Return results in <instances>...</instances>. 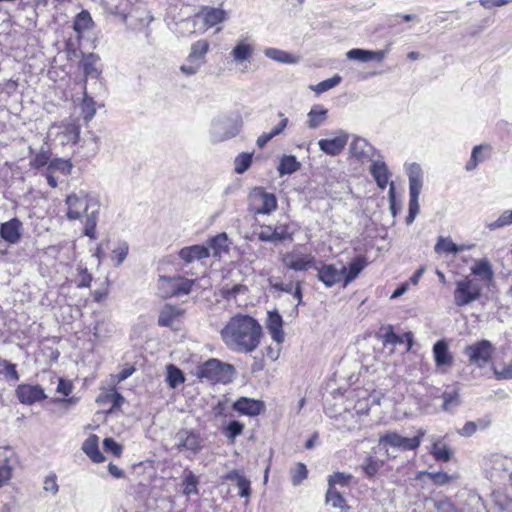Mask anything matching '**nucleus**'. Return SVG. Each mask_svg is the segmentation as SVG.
Wrapping results in <instances>:
<instances>
[{"label":"nucleus","instance_id":"nucleus-32","mask_svg":"<svg viewBox=\"0 0 512 512\" xmlns=\"http://www.w3.org/2000/svg\"><path fill=\"white\" fill-rule=\"evenodd\" d=\"M93 24L90 13L87 10H82L75 16L73 29L79 36H81L85 31L92 29Z\"/></svg>","mask_w":512,"mask_h":512},{"label":"nucleus","instance_id":"nucleus-29","mask_svg":"<svg viewBox=\"0 0 512 512\" xmlns=\"http://www.w3.org/2000/svg\"><path fill=\"white\" fill-rule=\"evenodd\" d=\"M382 341L384 344L397 345L407 341V350H410L413 344L412 333L408 332L402 336L397 335L392 326H388L382 335Z\"/></svg>","mask_w":512,"mask_h":512},{"label":"nucleus","instance_id":"nucleus-59","mask_svg":"<svg viewBox=\"0 0 512 512\" xmlns=\"http://www.w3.org/2000/svg\"><path fill=\"white\" fill-rule=\"evenodd\" d=\"M49 154L46 151L38 153L35 158L31 161V166L35 169H40L45 165H49Z\"/></svg>","mask_w":512,"mask_h":512},{"label":"nucleus","instance_id":"nucleus-26","mask_svg":"<svg viewBox=\"0 0 512 512\" xmlns=\"http://www.w3.org/2000/svg\"><path fill=\"white\" fill-rule=\"evenodd\" d=\"M367 266V260L364 256H357L346 267L343 277V286L346 287L350 282L358 277L361 271Z\"/></svg>","mask_w":512,"mask_h":512},{"label":"nucleus","instance_id":"nucleus-43","mask_svg":"<svg viewBox=\"0 0 512 512\" xmlns=\"http://www.w3.org/2000/svg\"><path fill=\"white\" fill-rule=\"evenodd\" d=\"M382 461L372 456H367L361 464V469L368 478H373L382 467Z\"/></svg>","mask_w":512,"mask_h":512},{"label":"nucleus","instance_id":"nucleus-35","mask_svg":"<svg viewBox=\"0 0 512 512\" xmlns=\"http://www.w3.org/2000/svg\"><path fill=\"white\" fill-rule=\"evenodd\" d=\"M213 250V256L219 257L223 252L228 251V237L226 233H220L208 240V249Z\"/></svg>","mask_w":512,"mask_h":512},{"label":"nucleus","instance_id":"nucleus-58","mask_svg":"<svg viewBox=\"0 0 512 512\" xmlns=\"http://www.w3.org/2000/svg\"><path fill=\"white\" fill-rule=\"evenodd\" d=\"M103 448L105 452H110L117 457H119L122 454L123 450L122 446L112 438H105L103 440Z\"/></svg>","mask_w":512,"mask_h":512},{"label":"nucleus","instance_id":"nucleus-6","mask_svg":"<svg viewBox=\"0 0 512 512\" xmlns=\"http://www.w3.org/2000/svg\"><path fill=\"white\" fill-rule=\"evenodd\" d=\"M481 290V285L476 279L466 277L457 281L454 290L455 305L462 307L476 301L481 295Z\"/></svg>","mask_w":512,"mask_h":512},{"label":"nucleus","instance_id":"nucleus-37","mask_svg":"<svg viewBox=\"0 0 512 512\" xmlns=\"http://www.w3.org/2000/svg\"><path fill=\"white\" fill-rule=\"evenodd\" d=\"M468 248L469 247L466 246H458L451 239L444 237H439L435 245V251L437 253L445 252L447 254H457L458 252Z\"/></svg>","mask_w":512,"mask_h":512},{"label":"nucleus","instance_id":"nucleus-40","mask_svg":"<svg viewBox=\"0 0 512 512\" xmlns=\"http://www.w3.org/2000/svg\"><path fill=\"white\" fill-rule=\"evenodd\" d=\"M474 275L479 276L483 280H491L493 277V271L490 262L487 259L479 260L471 268Z\"/></svg>","mask_w":512,"mask_h":512},{"label":"nucleus","instance_id":"nucleus-45","mask_svg":"<svg viewBox=\"0 0 512 512\" xmlns=\"http://www.w3.org/2000/svg\"><path fill=\"white\" fill-rule=\"evenodd\" d=\"M512 225V209L505 210L501 213V215L495 220L486 223V227L490 231H494L506 226Z\"/></svg>","mask_w":512,"mask_h":512},{"label":"nucleus","instance_id":"nucleus-56","mask_svg":"<svg viewBox=\"0 0 512 512\" xmlns=\"http://www.w3.org/2000/svg\"><path fill=\"white\" fill-rule=\"evenodd\" d=\"M307 469L303 463H297L291 470V480L294 486L299 485L307 477Z\"/></svg>","mask_w":512,"mask_h":512},{"label":"nucleus","instance_id":"nucleus-21","mask_svg":"<svg viewBox=\"0 0 512 512\" xmlns=\"http://www.w3.org/2000/svg\"><path fill=\"white\" fill-rule=\"evenodd\" d=\"M266 326L275 342L280 344L284 341L283 319L277 311L268 312Z\"/></svg>","mask_w":512,"mask_h":512},{"label":"nucleus","instance_id":"nucleus-38","mask_svg":"<svg viewBox=\"0 0 512 512\" xmlns=\"http://www.w3.org/2000/svg\"><path fill=\"white\" fill-rule=\"evenodd\" d=\"M326 503L345 512L349 510V506L341 493L331 487L326 492Z\"/></svg>","mask_w":512,"mask_h":512},{"label":"nucleus","instance_id":"nucleus-22","mask_svg":"<svg viewBox=\"0 0 512 512\" xmlns=\"http://www.w3.org/2000/svg\"><path fill=\"white\" fill-rule=\"evenodd\" d=\"M263 407V402L246 397L238 399L233 404L234 410L248 416L259 415L263 410Z\"/></svg>","mask_w":512,"mask_h":512},{"label":"nucleus","instance_id":"nucleus-19","mask_svg":"<svg viewBox=\"0 0 512 512\" xmlns=\"http://www.w3.org/2000/svg\"><path fill=\"white\" fill-rule=\"evenodd\" d=\"M195 16L202 19L207 28H211L224 22L227 14L223 9L203 6Z\"/></svg>","mask_w":512,"mask_h":512},{"label":"nucleus","instance_id":"nucleus-57","mask_svg":"<svg viewBox=\"0 0 512 512\" xmlns=\"http://www.w3.org/2000/svg\"><path fill=\"white\" fill-rule=\"evenodd\" d=\"M257 237L262 242H272L277 243L280 242L279 238L272 226H264L262 230L257 233Z\"/></svg>","mask_w":512,"mask_h":512},{"label":"nucleus","instance_id":"nucleus-39","mask_svg":"<svg viewBox=\"0 0 512 512\" xmlns=\"http://www.w3.org/2000/svg\"><path fill=\"white\" fill-rule=\"evenodd\" d=\"M300 168V163L293 155H285L281 158L278 171L280 175L292 174Z\"/></svg>","mask_w":512,"mask_h":512},{"label":"nucleus","instance_id":"nucleus-5","mask_svg":"<svg viewBox=\"0 0 512 512\" xmlns=\"http://www.w3.org/2000/svg\"><path fill=\"white\" fill-rule=\"evenodd\" d=\"M241 128V121L228 116H220L212 121L210 138L213 143L235 137Z\"/></svg>","mask_w":512,"mask_h":512},{"label":"nucleus","instance_id":"nucleus-28","mask_svg":"<svg viewBox=\"0 0 512 512\" xmlns=\"http://www.w3.org/2000/svg\"><path fill=\"white\" fill-rule=\"evenodd\" d=\"M370 173L374 177L379 188L384 189L389 181L388 167L384 161L378 159L372 162Z\"/></svg>","mask_w":512,"mask_h":512},{"label":"nucleus","instance_id":"nucleus-63","mask_svg":"<svg viewBox=\"0 0 512 512\" xmlns=\"http://www.w3.org/2000/svg\"><path fill=\"white\" fill-rule=\"evenodd\" d=\"M12 476V467L5 461L4 464L0 465V487L5 485Z\"/></svg>","mask_w":512,"mask_h":512},{"label":"nucleus","instance_id":"nucleus-36","mask_svg":"<svg viewBox=\"0 0 512 512\" xmlns=\"http://www.w3.org/2000/svg\"><path fill=\"white\" fill-rule=\"evenodd\" d=\"M209 49V43L206 40H198L191 46V51L187 57L188 62H199L204 58Z\"/></svg>","mask_w":512,"mask_h":512},{"label":"nucleus","instance_id":"nucleus-3","mask_svg":"<svg viewBox=\"0 0 512 512\" xmlns=\"http://www.w3.org/2000/svg\"><path fill=\"white\" fill-rule=\"evenodd\" d=\"M409 178V209L406 216V224L410 225L414 222L419 213V195L423 186V172L419 164L412 163L407 169Z\"/></svg>","mask_w":512,"mask_h":512},{"label":"nucleus","instance_id":"nucleus-50","mask_svg":"<svg viewBox=\"0 0 512 512\" xmlns=\"http://www.w3.org/2000/svg\"><path fill=\"white\" fill-rule=\"evenodd\" d=\"M421 474L426 475L435 485L443 486L448 483H450L453 479H455V476L448 475L445 472L439 471V472H428L424 471L421 472Z\"/></svg>","mask_w":512,"mask_h":512},{"label":"nucleus","instance_id":"nucleus-46","mask_svg":"<svg viewBox=\"0 0 512 512\" xmlns=\"http://www.w3.org/2000/svg\"><path fill=\"white\" fill-rule=\"evenodd\" d=\"M253 153H240L234 159V171L237 174L246 172L252 164Z\"/></svg>","mask_w":512,"mask_h":512},{"label":"nucleus","instance_id":"nucleus-15","mask_svg":"<svg viewBox=\"0 0 512 512\" xmlns=\"http://www.w3.org/2000/svg\"><path fill=\"white\" fill-rule=\"evenodd\" d=\"M349 139L348 133L340 130L339 134L332 139H320L318 146L321 151L330 156L339 155L345 148Z\"/></svg>","mask_w":512,"mask_h":512},{"label":"nucleus","instance_id":"nucleus-14","mask_svg":"<svg viewBox=\"0 0 512 512\" xmlns=\"http://www.w3.org/2000/svg\"><path fill=\"white\" fill-rule=\"evenodd\" d=\"M318 280L321 281L326 287H332L335 284L340 283L343 280L346 272V266L341 265L337 268L334 264H325L320 268H317Z\"/></svg>","mask_w":512,"mask_h":512},{"label":"nucleus","instance_id":"nucleus-13","mask_svg":"<svg viewBox=\"0 0 512 512\" xmlns=\"http://www.w3.org/2000/svg\"><path fill=\"white\" fill-rule=\"evenodd\" d=\"M256 214H270L277 208V200L274 194L265 192L262 188H256L252 195Z\"/></svg>","mask_w":512,"mask_h":512},{"label":"nucleus","instance_id":"nucleus-30","mask_svg":"<svg viewBox=\"0 0 512 512\" xmlns=\"http://www.w3.org/2000/svg\"><path fill=\"white\" fill-rule=\"evenodd\" d=\"M264 55L271 60L283 64H296L299 62V56L293 55L278 48H266L264 50Z\"/></svg>","mask_w":512,"mask_h":512},{"label":"nucleus","instance_id":"nucleus-8","mask_svg":"<svg viewBox=\"0 0 512 512\" xmlns=\"http://www.w3.org/2000/svg\"><path fill=\"white\" fill-rule=\"evenodd\" d=\"M194 280L181 277L160 276L159 290L164 298L187 295L190 293Z\"/></svg>","mask_w":512,"mask_h":512},{"label":"nucleus","instance_id":"nucleus-33","mask_svg":"<svg viewBox=\"0 0 512 512\" xmlns=\"http://www.w3.org/2000/svg\"><path fill=\"white\" fill-rule=\"evenodd\" d=\"M328 110L322 106H314L307 114V125L310 129H316L321 126L327 118Z\"/></svg>","mask_w":512,"mask_h":512},{"label":"nucleus","instance_id":"nucleus-34","mask_svg":"<svg viewBox=\"0 0 512 512\" xmlns=\"http://www.w3.org/2000/svg\"><path fill=\"white\" fill-rule=\"evenodd\" d=\"M182 314V311L171 305H166L159 314L158 324L162 327H171L174 320Z\"/></svg>","mask_w":512,"mask_h":512},{"label":"nucleus","instance_id":"nucleus-18","mask_svg":"<svg viewBox=\"0 0 512 512\" xmlns=\"http://www.w3.org/2000/svg\"><path fill=\"white\" fill-rule=\"evenodd\" d=\"M255 52V47L247 38L239 39L230 52L233 62L242 64L250 62Z\"/></svg>","mask_w":512,"mask_h":512},{"label":"nucleus","instance_id":"nucleus-47","mask_svg":"<svg viewBox=\"0 0 512 512\" xmlns=\"http://www.w3.org/2000/svg\"><path fill=\"white\" fill-rule=\"evenodd\" d=\"M341 80V76L334 75L333 77L323 80L316 85H311L310 89L316 94H321L339 85Z\"/></svg>","mask_w":512,"mask_h":512},{"label":"nucleus","instance_id":"nucleus-12","mask_svg":"<svg viewBox=\"0 0 512 512\" xmlns=\"http://www.w3.org/2000/svg\"><path fill=\"white\" fill-rule=\"evenodd\" d=\"M15 393L19 402L24 405H32L47 398L40 385L20 384Z\"/></svg>","mask_w":512,"mask_h":512},{"label":"nucleus","instance_id":"nucleus-41","mask_svg":"<svg viewBox=\"0 0 512 512\" xmlns=\"http://www.w3.org/2000/svg\"><path fill=\"white\" fill-rule=\"evenodd\" d=\"M129 251V245L126 241L117 243L111 253V260L115 267H119L126 259Z\"/></svg>","mask_w":512,"mask_h":512},{"label":"nucleus","instance_id":"nucleus-48","mask_svg":"<svg viewBox=\"0 0 512 512\" xmlns=\"http://www.w3.org/2000/svg\"><path fill=\"white\" fill-rule=\"evenodd\" d=\"M72 169V163L69 160L56 158L50 161L48 165V172L59 171L64 175L70 174Z\"/></svg>","mask_w":512,"mask_h":512},{"label":"nucleus","instance_id":"nucleus-10","mask_svg":"<svg viewBox=\"0 0 512 512\" xmlns=\"http://www.w3.org/2000/svg\"><path fill=\"white\" fill-rule=\"evenodd\" d=\"M48 136L59 141L61 145L75 144L79 140L80 126L71 121L53 124L49 129Z\"/></svg>","mask_w":512,"mask_h":512},{"label":"nucleus","instance_id":"nucleus-49","mask_svg":"<svg viewBox=\"0 0 512 512\" xmlns=\"http://www.w3.org/2000/svg\"><path fill=\"white\" fill-rule=\"evenodd\" d=\"M84 97H83V102H82V111L84 113V119L86 121H90L95 113H96V109H95V102L93 100L92 97H90L86 91V86H84Z\"/></svg>","mask_w":512,"mask_h":512},{"label":"nucleus","instance_id":"nucleus-53","mask_svg":"<svg viewBox=\"0 0 512 512\" xmlns=\"http://www.w3.org/2000/svg\"><path fill=\"white\" fill-rule=\"evenodd\" d=\"M346 56L350 60H356L360 62L371 61V50H364L360 48H354L346 53Z\"/></svg>","mask_w":512,"mask_h":512},{"label":"nucleus","instance_id":"nucleus-27","mask_svg":"<svg viewBox=\"0 0 512 512\" xmlns=\"http://www.w3.org/2000/svg\"><path fill=\"white\" fill-rule=\"evenodd\" d=\"M98 442V436L91 434L82 445V450L84 453L95 463H101L105 460V457L99 450Z\"/></svg>","mask_w":512,"mask_h":512},{"label":"nucleus","instance_id":"nucleus-61","mask_svg":"<svg viewBox=\"0 0 512 512\" xmlns=\"http://www.w3.org/2000/svg\"><path fill=\"white\" fill-rule=\"evenodd\" d=\"M238 489H239V496L248 498L251 493V483L250 480L247 479L245 476L239 479L236 483Z\"/></svg>","mask_w":512,"mask_h":512},{"label":"nucleus","instance_id":"nucleus-54","mask_svg":"<svg viewBox=\"0 0 512 512\" xmlns=\"http://www.w3.org/2000/svg\"><path fill=\"white\" fill-rule=\"evenodd\" d=\"M197 484H198L197 477L191 471H188L185 475V479H184V483H183V485H184L183 492L186 495H191V494L197 493Z\"/></svg>","mask_w":512,"mask_h":512},{"label":"nucleus","instance_id":"nucleus-52","mask_svg":"<svg viewBox=\"0 0 512 512\" xmlns=\"http://www.w3.org/2000/svg\"><path fill=\"white\" fill-rule=\"evenodd\" d=\"M244 424L239 421H231L224 429V435L232 442L235 438L243 433Z\"/></svg>","mask_w":512,"mask_h":512},{"label":"nucleus","instance_id":"nucleus-11","mask_svg":"<svg viewBox=\"0 0 512 512\" xmlns=\"http://www.w3.org/2000/svg\"><path fill=\"white\" fill-rule=\"evenodd\" d=\"M379 444L401 450H415L419 447V440L403 437L395 431H390L380 436Z\"/></svg>","mask_w":512,"mask_h":512},{"label":"nucleus","instance_id":"nucleus-16","mask_svg":"<svg viewBox=\"0 0 512 512\" xmlns=\"http://www.w3.org/2000/svg\"><path fill=\"white\" fill-rule=\"evenodd\" d=\"M23 224L18 218L4 222L0 225V236L7 243L17 244L22 237Z\"/></svg>","mask_w":512,"mask_h":512},{"label":"nucleus","instance_id":"nucleus-24","mask_svg":"<svg viewBox=\"0 0 512 512\" xmlns=\"http://www.w3.org/2000/svg\"><path fill=\"white\" fill-rule=\"evenodd\" d=\"M209 255L208 247L203 245H192L179 251V257L186 263L207 258Z\"/></svg>","mask_w":512,"mask_h":512},{"label":"nucleus","instance_id":"nucleus-55","mask_svg":"<svg viewBox=\"0 0 512 512\" xmlns=\"http://www.w3.org/2000/svg\"><path fill=\"white\" fill-rule=\"evenodd\" d=\"M351 479H352V475H350V474H345L342 472H335L334 474L329 476L328 485L331 488H333L335 485L346 486L349 484Z\"/></svg>","mask_w":512,"mask_h":512},{"label":"nucleus","instance_id":"nucleus-42","mask_svg":"<svg viewBox=\"0 0 512 512\" xmlns=\"http://www.w3.org/2000/svg\"><path fill=\"white\" fill-rule=\"evenodd\" d=\"M166 381L171 388H176L180 384L184 383L185 377L183 372L176 366L170 364L167 366Z\"/></svg>","mask_w":512,"mask_h":512},{"label":"nucleus","instance_id":"nucleus-31","mask_svg":"<svg viewBox=\"0 0 512 512\" xmlns=\"http://www.w3.org/2000/svg\"><path fill=\"white\" fill-rule=\"evenodd\" d=\"M433 353L437 366L452 364V357L449 354L448 345L445 341H437L434 344Z\"/></svg>","mask_w":512,"mask_h":512},{"label":"nucleus","instance_id":"nucleus-60","mask_svg":"<svg viewBox=\"0 0 512 512\" xmlns=\"http://www.w3.org/2000/svg\"><path fill=\"white\" fill-rule=\"evenodd\" d=\"M56 479L57 478H56L55 474H51V475L47 476L43 483L44 484L43 489L47 492H51L54 495L57 494L59 487H58Z\"/></svg>","mask_w":512,"mask_h":512},{"label":"nucleus","instance_id":"nucleus-1","mask_svg":"<svg viewBox=\"0 0 512 512\" xmlns=\"http://www.w3.org/2000/svg\"><path fill=\"white\" fill-rule=\"evenodd\" d=\"M220 335L230 350L251 353L260 344L262 327L255 318L236 314L222 328Z\"/></svg>","mask_w":512,"mask_h":512},{"label":"nucleus","instance_id":"nucleus-20","mask_svg":"<svg viewBox=\"0 0 512 512\" xmlns=\"http://www.w3.org/2000/svg\"><path fill=\"white\" fill-rule=\"evenodd\" d=\"M430 454L438 462H448L451 460L454 452L453 449L446 444L441 437H431Z\"/></svg>","mask_w":512,"mask_h":512},{"label":"nucleus","instance_id":"nucleus-44","mask_svg":"<svg viewBox=\"0 0 512 512\" xmlns=\"http://www.w3.org/2000/svg\"><path fill=\"white\" fill-rule=\"evenodd\" d=\"M443 405L442 409L446 412H452L459 406V394L456 390L444 391L442 394Z\"/></svg>","mask_w":512,"mask_h":512},{"label":"nucleus","instance_id":"nucleus-7","mask_svg":"<svg viewBox=\"0 0 512 512\" xmlns=\"http://www.w3.org/2000/svg\"><path fill=\"white\" fill-rule=\"evenodd\" d=\"M494 350L492 343L483 339L466 346L464 354L467 356L470 365L483 368L490 363Z\"/></svg>","mask_w":512,"mask_h":512},{"label":"nucleus","instance_id":"nucleus-25","mask_svg":"<svg viewBox=\"0 0 512 512\" xmlns=\"http://www.w3.org/2000/svg\"><path fill=\"white\" fill-rule=\"evenodd\" d=\"M99 57L96 54L90 53L82 58L80 67L83 70L86 79H97L101 70L98 68Z\"/></svg>","mask_w":512,"mask_h":512},{"label":"nucleus","instance_id":"nucleus-64","mask_svg":"<svg viewBox=\"0 0 512 512\" xmlns=\"http://www.w3.org/2000/svg\"><path fill=\"white\" fill-rule=\"evenodd\" d=\"M494 373L497 379H512V361L501 370L495 368Z\"/></svg>","mask_w":512,"mask_h":512},{"label":"nucleus","instance_id":"nucleus-62","mask_svg":"<svg viewBox=\"0 0 512 512\" xmlns=\"http://www.w3.org/2000/svg\"><path fill=\"white\" fill-rule=\"evenodd\" d=\"M2 372L5 373V376L13 381H18L20 379L19 373L16 370V365L5 361Z\"/></svg>","mask_w":512,"mask_h":512},{"label":"nucleus","instance_id":"nucleus-4","mask_svg":"<svg viewBox=\"0 0 512 512\" xmlns=\"http://www.w3.org/2000/svg\"><path fill=\"white\" fill-rule=\"evenodd\" d=\"M235 369L233 365L211 358L196 368V376L213 382L226 383L231 380Z\"/></svg>","mask_w":512,"mask_h":512},{"label":"nucleus","instance_id":"nucleus-9","mask_svg":"<svg viewBox=\"0 0 512 512\" xmlns=\"http://www.w3.org/2000/svg\"><path fill=\"white\" fill-rule=\"evenodd\" d=\"M282 264L294 271H307L311 268H316V258L307 252L300 249H293L286 252L281 257Z\"/></svg>","mask_w":512,"mask_h":512},{"label":"nucleus","instance_id":"nucleus-2","mask_svg":"<svg viewBox=\"0 0 512 512\" xmlns=\"http://www.w3.org/2000/svg\"><path fill=\"white\" fill-rule=\"evenodd\" d=\"M67 218L69 220H82L84 235L94 239L97 226L100 203L87 192L80 190L66 197Z\"/></svg>","mask_w":512,"mask_h":512},{"label":"nucleus","instance_id":"nucleus-51","mask_svg":"<svg viewBox=\"0 0 512 512\" xmlns=\"http://www.w3.org/2000/svg\"><path fill=\"white\" fill-rule=\"evenodd\" d=\"M488 148H489V146H487V145H478L473 148L471 157L465 166L467 171L474 170L477 167L478 163L482 162L484 160V158L480 156V152L483 149H488Z\"/></svg>","mask_w":512,"mask_h":512},{"label":"nucleus","instance_id":"nucleus-23","mask_svg":"<svg viewBox=\"0 0 512 512\" xmlns=\"http://www.w3.org/2000/svg\"><path fill=\"white\" fill-rule=\"evenodd\" d=\"M350 153L358 159L371 160L375 149L362 137H355L350 144Z\"/></svg>","mask_w":512,"mask_h":512},{"label":"nucleus","instance_id":"nucleus-17","mask_svg":"<svg viewBox=\"0 0 512 512\" xmlns=\"http://www.w3.org/2000/svg\"><path fill=\"white\" fill-rule=\"evenodd\" d=\"M177 441L176 448L178 450H189L197 453L201 450L200 440L197 434L191 430L182 429L175 435Z\"/></svg>","mask_w":512,"mask_h":512}]
</instances>
